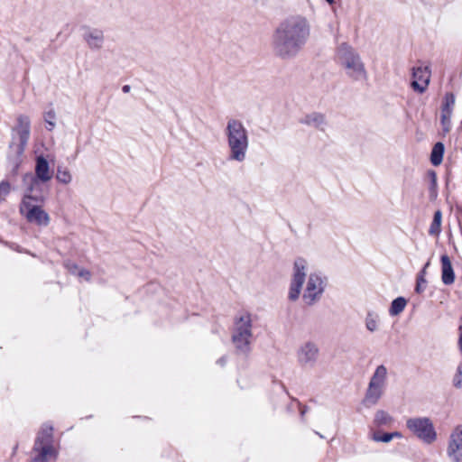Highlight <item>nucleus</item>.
<instances>
[{
  "mask_svg": "<svg viewBox=\"0 0 462 462\" xmlns=\"http://www.w3.org/2000/svg\"><path fill=\"white\" fill-rule=\"evenodd\" d=\"M43 119L47 124V130L52 131L56 126V113L53 109H50L43 114Z\"/></svg>",
  "mask_w": 462,
  "mask_h": 462,
  "instance_id": "obj_26",
  "label": "nucleus"
},
{
  "mask_svg": "<svg viewBox=\"0 0 462 462\" xmlns=\"http://www.w3.org/2000/svg\"><path fill=\"white\" fill-rule=\"evenodd\" d=\"M387 368L383 365H378L375 368L364 399V403L366 406L375 405L383 395L387 383Z\"/></svg>",
  "mask_w": 462,
  "mask_h": 462,
  "instance_id": "obj_8",
  "label": "nucleus"
},
{
  "mask_svg": "<svg viewBox=\"0 0 462 462\" xmlns=\"http://www.w3.org/2000/svg\"><path fill=\"white\" fill-rule=\"evenodd\" d=\"M407 305V300L403 297H398L394 299L389 310V313L391 316H397L402 313Z\"/></svg>",
  "mask_w": 462,
  "mask_h": 462,
  "instance_id": "obj_22",
  "label": "nucleus"
},
{
  "mask_svg": "<svg viewBox=\"0 0 462 462\" xmlns=\"http://www.w3.org/2000/svg\"><path fill=\"white\" fill-rule=\"evenodd\" d=\"M130 90H131V87H130L129 85H125V86L122 88V91H123L124 93H128V92H130Z\"/></svg>",
  "mask_w": 462,
  "mask_h": 462,
  "instance_id": "obj_35",
  "label": "nucleus"
},
{
  "mask_svg": "<svg viewBox=\"0 0 462 462\" xmlns=\"http://www.w3.org/2000/svg\"><path fill=\"white\" fill-rule=\"evenodd\" d=\"M378 317L374 313L369 312L365 317V328L370 332H374L378 329Z\"/></svg>",
  "mask_w": 462,
  "mask_h": 462,
  "instance_id": "obj_25",
  "label": "nucleus"
},
{
  "mask_svg": "<svg viewBox=\"0 0 462 462\" xmlns=\"http://www.w3.org/2000/svg\"><path fill=\"white\" fill-rule=\"evenodd\" d=\"M390 435H392V439H393V438H399V439H400V438H402V433H401V432H399V431L392 432V433H390Z\"/></svg>",
  "mask_w": 462,
  "mask_h": 462,
  "instance_id": "obj_34",
  "label": "nucleus"
},
{
  "mask_svg": "<svg viewBox=\"0 0 462 462\" xmlns=\"http://www.w3.org/2000/svg\"><path fill=\"white\" fill-rule=\"evenodd\" d=\"M445 147L444 144L440 142L434 144L431 153H430V162L434 166H439L441 164L443 161Z\"/></svg>",
  "mask_w": 462,
  "mask_h": 462,
  "instance_id": "obj_20",
  "label": "nucleus"
},
{
  "mask_svg": "<svg viewBox=\"0 0 462 462\" xmlns=\"http://www.w3.org/2000/svg\"><path fill=\"white\" fill-rule=\"evenodd\" d=\"M454 104H455L454 95L451 93H447L444 97V102H443V105L441 107V114L451 116Z\"/></svg>",
  "mask_w": 462,
  "mask_h": 462,
  "instance_id": "obj_24",
  "label": "nucleus"
},
{
  "mask_svg": "<svg viewBox=\"0 0 462 462\" xmlns=\"http://www.w3.org/2000/svg\"><path fill=\"white\" fill-rule=\"evenodd\" d=\"M442 274L441 280L444 284H452L455 281V273L449 257L447 254L441 256Z\"/></svg>",
  "mask_w": 462,
  "mask_h": 462,
  "instance_id": "obj_18",
  "label": "nucleus"
},
{
  "mask_svg": "<svg viewBox=\"0 0 462 462\" xmlns=\"http://www.w3.org/2000/svg\"><path fill=\"white\" fill-rule=\"evenodd\" d=\"M447 455L453 462H462V426H457L451 431Z\"/></svg>",
  "mask_w": 462,
  "mask_h": 462,
  "instance_id": "obj_12",
  "label": "nucleus"
},
{
  "mask_svg": "<svg viewBox=\"0 0 462 462\" xmlns=\"http://www.w3.org/2000/svg\"><path fill=\"white\" fill-rule=\"evenodd\" d=\"M42 202H44L43 196L23 195L19 206V212L27 222L38 226H48L51 222L50 215L38 205Z\"/></svg>",
  "mask_w": 462,
  "mask_h": 462,
  "instance_id": "obj_5",
  "label": "nucleus"
},
{
  "mask_svg": "<svg viewBox=\"0 0 462 462\" xmlns=\"http://www.w3.org/2000/svg\"><path fill=\"white\" fill-rule=\"evenodd\" d=\"M82 39L91 51H100L105 44L104 32L98 28L84 27Z\"/></svg>",
  "mask_w": 462,
  "mask_h": 462,
  "instance_id": "obj_14",
  "label": "nucleus"
},
{
  "mask_svg": "<svg viewBox=\"0 0 462 462\" xmlns=\"http://www.w3.org/2000/svg\"><path fill=\"white\" fill-rule=\"evenodd\" d=\"M218 362H219L221 365H224L225 360H224V358H221V359H219V360H218Z\"/></svg>",
  "mask_w": 462,
  "mask_h": 462,
  "instance_id": "obj_37",
  "label": "nucleus"
},
{
  "mask_svg": "<svg viewBox=\"0 0 462 462\" xmlns=\"http://www.w3.org/2000/svg\"><path fill=\"white\" fill-rule=\"evenodd\" d=\"M11 191V184L3 180L0 182V203L5 200L6 197L9 195Z\"/></svg>",
  "mask_w": 462,
  "mask_h": 462,
  "instance_id": "obj_27",
  "label": "nucleus"
},
{
  "mask_svg": "<svg viewBox=\"0 0 462 462\" xmlns=\"http://www.w3.org/2000/svg\"><path fill=\"white\" fill-rule=\"evenodd\" d=\"M327 286L326 277L319 271L310 270L309 262L298 257L291 267L288 289V300L291 302L301 298L307 306H313L319 301Z\"/></svg>",
  "mask_w": 462,
  "mask_h": 462,
  "instance_id": "obj_1",
  "label": "nucleus"
},
{
  "mask_svg": "<svg viewBox=\"0 0 462 462\" xmlns=\"http://www.w3.org/2000/svg\"><path fill=\"white\" fill-rule=\"evenodd\" d=\"M441 220H442V214L440 210H437L434 213L433 220L431 222V225L430 226L429 233L433 236H439L441 230Z\"/></svg>",
  "mask_w": 462,
  "mask_h": 462,
  "instance_id": "obj_23",
  "label": "nucleus"
},
{
  "mask_svg": "<svg viewBox=\"0 0 462 462\" xmlns=\"http://www.w3.org/2000/svg\"><path fill=\"white\" fill-rule=\"evenodd\" d=\"M429 176L430 178V183L437 182V175L434 171H429Z\"/></svg>",
  "mask_w": 462,
  "mask_h": 462,
  "instance_id": "obj_33",
  "label": "nucleus"
},
{
  "mask_svg": "<svg viewBox=\"0 0 462 462\" xmlns=\"http://www.w3.org/2000/svg\"><path fill=\"white\" fill-rule=\"evenodd\" d=\"M23 183L25 187L23 195H30L31 197L42 196V184L44 182L42 179L30 172L23 175Z\"/></svg>",
  "mask_w": 462,
  "mask_h": 462,
  "instance_id": "obj_15",
  "label": "nucleus"
},
{
  "mask_svg": "<svg viewBox=\"0 0 462 462\" xmlns=\"http://www.w3.org/2000/svg\"><path fill=\"white\" fill-rule=\"evenodd\" d=\"M79 277L83 278L86 281H88L90 278V273L88 271L85 269H79L78 273H76Z\"/></svg>",
  "mask_w": 462,
  "mask_h": 462,
  "instance_id": "obj_32",
  "label": "nucleus"
},
{
  "mask_svg": "<svg viewBox=\"0 0 462 462\" xmlns=\"http://www.w3.org/2000/svg\"><path fill=\"white\" fill-rule=\"evenodd\" d=\"M453 383L457 388L462 387V360H461V363L457 366V374L453 379Z\"/></svg>",
  "mask_w": 462,
  "mask_h": 462,
  "instance_id": "obj_28",
  "label": "nucleus"
},
{
  "mask_svg": "<svg viewBox=\"0 0 462 462\" xmlns=\"http://www.w3.org/2000/svg\"><path fill=\"white\" fill-rule=\"evenodd\" d=\"M224 134L228 148V159L238 163L246 160L250 140L249 133L244 123L237 118L227 120Z\"/></svg>",
  "mask_w": 462,
  "mask_h": 462,
  "instance_id": "obj_3",
  "label": "nucleus"
},
{
  "mask_svg": "<svg viewBox=\"0 0 462 462\" xmlns=\"http://www.w3.org/2000/svg\"><path fill=\"white\" fill-rule=\"evenodd\" d=\"M300 122L307 126L324 130L326 125V118L322 114L313 112L304 116Z\"/></svg>",
  "mask_w": 462,
  "mask_h": 462,
  "instance_id": "obj_17",
  "label": "nucleus"
},
{
  "mask_svg": "<svg viewBox=\"0 0 462 462\" xmlns=\"http://www.w3.org/2000/svg\"><path fill=\"white\" fill-rule=\"evenodd\" d=\"M458 346L462 353V334L459 336V338H458Z\"/></svg>",
  "mask_w": 462,
  "mask_h": 462,
  "instance_id": "obj_36",
  "label": "nucleus"
},
{
  "mask_svg": "<svg viewBox=\"0 0 462 462\" xmlns=\"http://www.w3.org/2000/svg\"><path fill=\"white\" fill-rule=\"evenodd\" d=\"M438 197V184L437 182L430 183V198L434 200Z\"/></svg>",
  "mask_w": 462,
  "mask_h": 462,
  "instance_id": "obj_31",
  "label": "nucleus"
},
{
  "mask_svg": "<svg viewBox=\"0 0 462 462\" xmlns=\"http://www.w3.org/2000/svg\"><path fill=\"white\" fill-rule=\"evenodd\" d=\"M329 4H333L335 0H326Z\"/></svg>",
  "mask_w": 462,
  "mask_h": 462,
  "instance_id": "obj_38",
  "label": "nucleus"
},
{
  "mask_svg": "<svg viewBox=\"0 0 462 462\" xmlns=\"http://www.w3.org/2000/svg\"><path fill=\"white\" fill-rule=\"evenodd\" d=\"M393 421V417L383 410H378L374 414V423L377 427L391 426Z\"/></svg>",
  "mask_w": 462,
  "mask_h": 462,
  "instance_id": "obj_19",
  "label": "nucleus"
},
{
  "mask_svg": "<svg viewBox=\"0 0 462 462\" xmlns=\"http://www.w3.org/2000/svg\"><path fill=\"white\" fill-rule=\"evenodd\" d=\"M253 316L249 312H241L234 322L232 341L238 351L247 352L249 350L252 332Z\"/></svg>",
  "mask_w": 462,
  "mask_h": 462,
  "instance_id": "obj_7",
  "label": "nucleus"
},
{
  "mask_svg": "<svg viewBox=\"0 0 462 462\" xmlns=\"http://www.w3.org/2000/svg\"><path fill=\"white\" fill-rule=\"evenodd\" d=\"M310 26L301 15H291L282 20L272 35V47L276 56L290 59L296 56L308 41Z\"/></svg>",
  "mask_w": 462,
  "mask_h": 462,
  "instance_id": "obj_2",
  "label": "nucleus"
},
{
  "mask_svg": "<svg viewBox=\"0 0 462 462\" xmlns=\"http://www.w3.org/2000/svg\"><path fill=\"white\" fill-rule=\"evenodd\" d=\"M57 457L53 445L52 427L43 425L39 431L31 453V462H49Z\"/></svg>",
  "mask_w": 462,
  "mask_h": 462,
  "instance_id": "obj_6",
  "label": "nucleus"
},
{
  "mask_svg": "<svg viewBox=\"0 0 462 462\" xmlns=\"http://www.w3.org/2000/svg\"><path fill=\"white\" fill-rule=\"evenodd\" d=\"M373 440L376 442H384L388 443L392 440V435L390 433H384V434H376L374 433L372 437Z\"/></svg>",
  "mask_w": 462,
  "mask_h": 462,
  "instance_id": "obj_29",
  "label": "nucleus"
},
{
  "mask_svg": "<svg viewBox=\"0 0 462 462\" xmlns=\"http://www.w3.org/2000/svg\"><path fill=\"white\" fill-rule=\"evenodd\" d=\"M406 427L419 439L426 444H431L438 438L437 431L430 419L427 417L410 418Z\"/></svg>",
  "mask_w": 462,
  "mask_h": 462,
  "instance_id": "obj_9",
  "label": "nucleus"
},
{
  "mask_svg": "<svg viewBox=\"0 0 462 462\" xmlns=\"http://www.w3.org/2000/svg\"><path fill=\"white\" fill-rule=\"evenodd\" d=\"M56 180L63 185L69 184L72 181L71 171L67 167L59 166L56 171Z\"/></svg>",
  "mask_w": 462,
  "mask_h": 462,
  "instance_id": "obj_21",
  "label": "nucleus"
},
{
  "mask_svg": "<svg viewBox=\"0 0 462 462\" xmlns=\"http://www.w3.org/2000/svg\"><path fill=\"white\" fill-rule=\"evenodd\" d=\"M34 175L42 179L43 182H48L52 178V171L50 169L49 162L42 155L36 158Z\"/></svg>",
  "mask_w": 462,
  "mask_h": 462,
  "instance_id": "obj_16",
  "label": "nucleus"
},
{
  "mask_svg": "<svg viewBox=\"0 0 462 462\" xmlns=\"http://www.w3.org/2000/svg\"><path fill=\"white\" fill-rule=\"evenodd\" d=\"M337 59L347 77L354 80H365L367 72L359 53L349 44L341 43L337 50Z\"/></svg>",
  "mask_w": 462,
  "mask_h": 462,
  "instance_id": "obj_4",
  "label": "nucleus"
},
{
  "mask_svg": "<svg viewBox=\"0 0 462 462\" xmlns=\"http://www.w3.org/2000/svg\"><path fill=\"white\" fill-rule=\"evenodd\" d=\"M450 118L451 116L441 114V125L445 133H448L450 130Z\"/></svg>",
  "mask_w": 462,
  "mask_h": 462,
  "instance_id": "obj_30",
  "label": "nucleus"
},
{
  "mask_svg": "<svg viewBox=\"0 0 462 462\" xmlns=\"http://www.w3.org/2000/svg\"><path fill=\"white\" fill-rule=\"evenodd\" d=\"M319 356V348L315 342L303 343L297 351V360L304 367H313Z\"/></svg>",
  "mask_w": 462,
  "mask_h": 462,
  "instance_id": "obj_11",
  "label": "nucleus"
},
{
  "mask_svg": "<svg viewBox=\"0 0 462 462\" xmlns=\"http://www.w3.org/2000/svg\"><path fill=\"white\" fill-rule=\"evenodd\" d=\"M14 139L18 141L16 152L20 156L25 150L31 135V118L29 116L21 114L15 119L12 128Z\"/></svg>",
  "mask_w": 462,
  "mask_h": 462,
  "instance_id": "obj_10",
  "label": "nucleus"
},
{
  "mask_svg": "<svg viewBox=\"0 0 462 462\" xmlns=\"http://www.w3.org/2000/svg\"><path fill=\"white\" fill-rule=\"evenodd\" d=\"M431 71L429 66H418L412 69L411 88L414 91L424 93L430 82Z\"/></svg>",
  "mask_w": 462,
  "mask_h": 462,
  "instance_id": "obj_13",
  "label": "nucleus"
}]
</instances>
